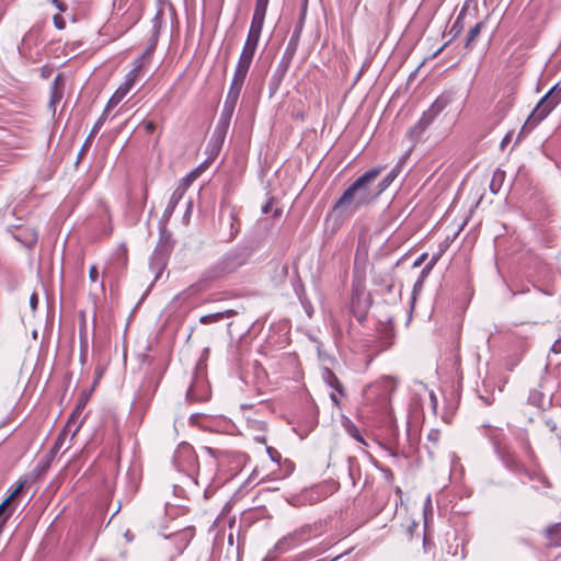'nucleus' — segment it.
I'll return each mask as SVG.
<instances>
[{
	"instance_id": "1",
	"label": "nucleus",
	"mask_w": 561,
	"mask_h": 561,
	"mask_svg": "<svg viewBox=\"0 0 561 561\" xmlns=\"http://www.w3.org/2000/svg\"><path fill=\"white\" fill-rule=\"evenodd\" d=\"M382 167L373 168L352 183L334 203L333 210L339 214H353L378 198L374 182L379 176Z\"/></svg>"
},
{
	"instance_id": "2",
	"label": "nucleus",
	"mask_w": 561,
	"mask_h": 561,
	"mask_svg": "<svg viewBox=\"0 0 561 561\" xmlns=\"http://www.w3.org/2000/svg\"><path fill=\"white\" fill-rule=\"evenodd\" d=\"M260 37L261 35L249 31L242 51L234 68L232 80L224 103L221 119L228 122L234 112L249 69L252 65Z\"/></svg>"
},
{
	"instance_id": "3",
	"label": "nucleus",
	"mask_w": 561,
	"mask_h": 561,
	"mask_svg": "<svg viewBox=\"0 0 561 561\" xmlns=\"http://www.w3.org/2000/svg\"><path fill=\"white\" fill-rule=\"evenodd\" d=\"M240 265H242V261L238 254H227L218 263L205 271L201 279L190 290L202 291L206 289L209 283L234 272Z\"/></svg>"
},
{
	"instance_id": "4",
	"label": "nucleus",
	"mask_w": 561,
	"mask_h": 561,
	"mask_svg": "<svg viewBox=\"0 0 561 561\" xmlns=\"http://www.w3.org/2000/svg\"><path fill=\"white\" fill-rule=\"evenodd\" d=\"M558 87H559V84L553 85L540 99V101L537 103L536 107L533 110V112L528 116L520 133H523L526 129L530 130L535 126H537L561 102V89H558Z\"/></svg>"
},
{
	"instance_id": "5",
	"label": "nucleus",
	"mask_w": 561,
	"mask_h": 561,
	"mask_svg": "<svg viewBox=\"0 0 561 561\" xmlns=\"http://www.w3.org/2000/svg\"><path fill=\"white\" fill-rule=\"evenodd\" d=\"M173 463L180 472L192 478L199 469L197 455L194 448L187 443H182L178 446L173 455Z\"/></svg>"
},
{
	"instance_id": "6",
	"label": "nucleus",
	"mask_w": 561,
	"mask_h": 561,
	"mask_svg": "<svg viewBox=\"0 0 561 561\" xmlns=\"http://www.w3.org/2000/svg\"><path fill=\"white\" fill-rule=\"evenodd\" d=\"M193 537L194 529L191 527L183 528L180 531L173 533L165 537L163 549L171 552L169 561H172L175 557L183 553Z\"/></svg>"
},
{
	"instance_id": "7",
	"label": "nucleus",
	"mask_w": 561,
	"mask_h": 561,
	"mask_svg": "<svg viewBox=\"0 0 561 561\" xmlns=\"http://www.w3.org/2000/svg\"><path fill=\"white\" fill-rule=\"evenodd\" d=\"M160 380H161L160 374H158L156 371L147 374L138 389V392L136 396L137 402L142 405H148L150 403V401L152 400V398L154 397V393L159 387Z\"/></svg>"
},
{
	"instance_id": "8",
	"label": "nucleus",
	"mask_w": 561,
	"mask_h": 561,
	"mask_svg": "<svg viewBox=\"0 0 561 561\" xmlns=\"http://www.w3.org/2000/svg\"><path fill=\"white\" fill-rule=\"evenodd\" d=\"M448 103V98L444 95L438 96L432 103L430 108L423 113L422 117L415 124L414 128L419 129V131H424L435 121V118L446 108Z\"/></svg>"
},
{
	"instance_id": "9",
	"label": "nucleus",
	"mask_w": 561,
	"mask_h": 561,
	"mask_svg": "<svg viewBox=\"0 0 561 561\" xmlns=\"http://www.w3.org/2000/svg\"><path fill=\"white\" fill-rule=\"evenodd\" d=\"M312 530V526L305 525L294 531L293 534H289L288 536L283 537L275 545V551L279 553H284L288 549H290L294 543H296L298 540H302L307 535H309Z\"/></svg>"
},
{
	"instance_id": "10",
	"label": "nucleus",
	"mask_w": 561,
	"mask_h": 561,
	"mask_svg": "<svg viewBox=\"0 0 561 561\" xmlns=\"http://www.w3.org/2000/svg\"><path fill=\"white\" fill-rule=\"evenodd\" d=\"M396 383L391 377H383L379 381L369 385L366 389V394L369 398L370 394L377 392L380 393L382 399H387L390 393L394 390Z\"/></svg>"
},
{
	"instance_id": "11",
	"label": "nucleus",
	"mask_w": 561,
	"mask_h": 561,
	"mask_svg": "<svg viewBox=\"0 0 561 561\" xmlns=\"http://www.w3.org/2000/svg\"><path fill=\"white\" fill-rule=\"evenodd\" d=\"M71 434H72V428H70V424H66L65 427L61 430V432L58 434L48 455L46 456V461H45L43 468H46L50 465L51 460L56 457L57 453L62 448L66 439L68 438L69 435L71 436Z\"/></svg>"
},
{
	"instance_id": "12",
	"label": "nucleus",
	"mask_w": 561,
	"mask_h": 561,
	"mask_svg": "<svg viewBox=\"0 0 561 561\" xmlns=\"http://www.w3.org/2000/svg\"><path fill=\"white\" fill-rule=\"evenodd\" d=\"M515 439L518 443V445L522 448V450L524 451V454L531 461H535L537 459V457H536V454H535V451L533 449V446H531V443H530V438H529V434H528L527 430L519 428L515 433Z\"/></svg>"
},
{
	"instance_id": "13",
	"label": "nucleus",
	"mask_w": 561,
	"mask_h": 561,
	"mask_svg": "<svg viewBox=\"0 0 561 561\" xmlns=\"http://www.w3.org/2000/svg\"><path fill=\"white\" fill-rule=\"evenodd\" d=\"M185 192H186V187L185 186H178L173 191V193H172V195H171V197L169 199V203H168V205H167V207H165V209L163 211V215H162V218H163L164 221H168L171 218V216L173 215V213H174L179 202L183 198Z\"/></svg>"
},
{
	"instance_id": "14",
	"label": "nucleus",
	"mask_w": 561,
	"mask_h": 561,
	"mask_svg": "<svg viewBox=\"0 0 561 561\" xmlns=\"http://www.w3.org/2000/svg\"><path fill=\"white\" fill-rule=\"evenodd\" d=\"M322 378L330 388L334 389L341 397H345V389L332 370L325 368L322 373Z\"/></svg>"
},
{
	"instance_id": "15",
	"label": "nucleus",
	"mask_w": 561,
	"mask_h": 561,
	"mask_svg": "<svg viewBox=\"0 0 561 561\" xmlns=\"http://www.w3.org/2000/svg\"><path fill=\"white\" fill-rule=\"evenodd\" d=\"M296 48H297V43L294 42V39L291 38L286 47L283 58L278 65L277 71H279L282 75H284L287 71V69L290 65V61L296 53Z\"/></svg>"
},
{
	"instance_id": "16",
	"label": "nucleus",
	"mask_w": 561,
	"mask_h": 561,
	"mask_svg": "<svg viewBox=\"0 0 561 561\" xmlns=\"http://www.w3.org/2000/svg\"><path fill=\"white\" fill-rule=\"evenodd\" d=\"M561 524H554L549 526L545 530V535L547 538V545L550 547H560L561 546Z\"/></svg>"
},
{
	"instance_id": "17",
	"label": "nucleus",
	"mask_w": 561,
	"mask_h": 561,
	"mask_svg": "<svg viewBox=\"0 0 561 561\" xmlns=\"http://www.w3.org/2000/svg\"><path fill=\"white\" fill-rule=\"evenodd\" d=\"M398 174V169L394 168L381 181H379L377 185L374 186V190L378 197L390 186V184L394 181Z\"/></svg>"
},
{
	"instance_id": "18",
	"label": "nucleus",
	"mask_w": 561,
	"mask_h": 561,
	"mask_svg": "<svg viewBox=\"0 0 561 561\" xmlns=\"http://www.w3.org/2000/svg\"><path fill=\"white\" fill-rule=\"evenodd\" d=\"M484 27V22H478L474 26H472L466 37L465 48L470 51L473 48V44L481 33L482 28Z\"/></svg>"
},
{
	"instance_id": "19",
	"label": "nucleus",
	"mask_w": 561,
	"mask_h": 561,
	"mask_svg": "<svg viewBox=\"0 0 561 561\" xmlns=\"http://www.w3.org/2000/svg\"><path fill=\"white\" fill-rule=\"evenodd\" d=\"M528 403L534 407L545 409L546 403H547L545 393L539 389L530 390V392L528 394Z\"/></svg>"
},
{
	"instance_id": "20",
	"label": "nucleus",
	"mask_w": 561,
	"mask_h": 561,
	"mask_svg": "<svg viewBox=\"0 0 561 561\" xmlns=\"http://www.w3.org/2000/svg\"><path fill=\"white\" fill-rule=\"evenodd\" d=\"M81 413L82 410L76 407L67 422V424H70V428H72L71 439L76 436L82 425L83 420L81 419Z\"/></svg>"
},
{
	"instance_id": "21",
	"label": "nucleus",
	"mask_w": 561,
	"mask_h": 561,
	"mask_svg": "<svg viewBox=\"0 0 561 561\" xmlns=\"http://www.w3.org/2000/svg\"><path fill=\"white\" fill-rule=\"evenodd\" d=\"M22 488H23V482H21L14 489V491L0 504V520H2L7 514H10V516L12 515V511H8V507L10 505V503L12 502V500L21 492Z\"/></svg>"
},
{
	"instance_id": "22",
	"label": "nucleus",
	"mask_w": 561,
	"mask_h": 561,
	"mask_svg": "<svg viewBox=\"0 0 561 561\" xmlns=\"http://www.w3.org/2000/svg\"><path fill=\"white\" fill-rule=\"evenodd\" d=\"M58 79L59 76L55 78L51 87H50V93H49V107L55 111V106L57 103L60 102L62 99V91L58 87Z\"/></svg>"
},
{
	"instance_id": "23",
	"label": "nucleus",
	"mask_w": 561,
	"mask_h": 561,
	"mask_svg": "<svg viewBox=\"0 0 561 561\" xmlns=\"http://www.w3.org/2000/svg\"><path fill=\"white\" fill-rule=\"evenodd\" d=\"M151 48H146L140 57L134 61L133 69L142 72V70L151 62Z\"/></svg>"
},
{
	"instance_id": "24",
	"label": "nucleus",
	"mask_w": 561,
	"mask_h": 561,
	"mask_svg": "<svg viewBox=\"0 0 561 561\" xmlns=\"http://www.w3.org/2000/svg\"><path fill=\"white\" fill-rule=\"evenodd\" d=\"M167 5H169V4L161 2L159 4L156 15L152 19V26H153L154 33L159 34V32H160V28H161V25L163 22L164 8Z\"/></svg>"
},
{
	"instance_id": "25",
	"label": "nucleus",
	"mask_w": 561,
	"mask_h": 561,
	"mask_svg": "<svg viewBox=\"0 0 561 561\" xmlns=\"http://www.w3.org/2000/svg\"><path fill=\"white\" fill-rule=\"evenodd\" d=\"M229 219H230V236H229V240H232L240 232V220L238 218V215L233 210L230 211Z\"/></svg>"
},
{
	"instance_id": "26",
	"label": "nucleus",
	"mask_w": 561,
	"mask_h": 561,
	"mask_svg": "<svg viewBox=\"0 0 561 561\" xmlns=\"http://www.w3.org/2000/svg\"><path fill=\"white\" fill-rule=\"evenodd\" d=\"M345 430H346L347 434L351 437H353L356 442H358V443H360L363 445H367L366 440L362 436L358 427L354 423L348 422L347 424H345Z\"/></svg>"
},
{
	"instance_id": "27",
	"label": "nucleus",
	"mask_w": 561,
	"mask_h": 561,
	"mask_svg": "<svg viewBox=\"0 0 561 561\" xmlns=\"http://www.w3.org/2000/svg\"><path fill=\"white\" fill-rule=\"evenodd\" d=\"M264 20L265 18L253 14L249 31L261 35L264 25Z\"/></svg>"
},
{
	"instance_id": "28",
	"label": "nucleus",
	"mask_w": 561,
	"mask_h": 561,
	"mask_svg": "<svg viewBox=\"0 0 561 561\" xmlns=\"http://www.w3.org/2000/svg\"><path fill=\"white\" fill-rule=\"evenodd\" d=\"M503 178H504L503 171L496 170L494 172L493 179L490 184V190L492 193L496 194L499 192Z\"/></svg>"
},
{
	"instance_id": "29",
	"label": "nucleus",
	"mask_w": 561,
	"mask_h": 561,
	"mask_svg": "<svg viewBox=\"0 0 561 561\" xmlns=\"http://www.w3.org/2000/svg\"><path fill=\"white\" fill-rule=\"evenodd\" d=\"M270 0H256L253 14L265 18Z\"/></svg>"
},
{
	"instance_id": "30",
	"label": "nucleus",
	"mask_w": 561,
	"mask_h": 561,
	"mask_svg": "<svg viewBox=\"0 0 561 561\" xmlns=\"http://www.w3.org/2000/svg\"><path fill=\"white\" fill-rule=\"evenodd\" d=\"M462 12L457 16L454 24L451 25L450 33L453 34V39L458 37L460 33L462 32L463 25H462Z\"/></svg>"
},
{
	"instance_id": "31",
	"label": "nucleus",
	"mask_w": 561,
	"mask_h": 561,
	"mask_svg": "<svg viewBox=\"0 0 561 561\" xmlns=\"http://www.w3.org/2000/svg\"><path fill=\"white\" fill-rule=\"evenodd\" d=\"M141 76L140 72L131 69L126 76L123 83L127 84L130 89L135 85L137 79Z\"/></svg>"
},
{
	"instance_id": "32",
	"label": "nucleus",
	"mask_w": 561,
	"mask_h": 561,
	"mask_svg": "<svg viewBox=\"0 0 561 561\" xmlns=\"http://www.w3.org/2000/svg\"><path fill=\"white\" fill-rule=\"evenodd\" d=\"M108 114L105 113L103 111V113L101 114V116L98 118V121L95 122L94 126L92 127V130L90 133V137L94 136L95 134L99 133V130L101 129V127L104 125L106 118H107Z\"/></svg>"
},
{
	"instance_id": "33",
	"label": "nucleus",
	"mask_w": 561,
	"mask_h": 561,
	"mask_svg": "<svg viewBox=\"0 0 561 561\" xmlns=\"http://www.w3.org/2000/svg\"><path fill=\"white\" fill-rule=\"evenodd\" d=\"M219 321L220 317L218 316V312L205 314L199 318V322L203 324H210Z\"/></svg>"
},
{
	"instance_id": "34",
	"label": "nucleus",
	"mask_w": 561,
	"mask_h": 561,
	"mask_svg": "<svg viewBox=\"0 0 561 561\" xmlns=\"http://www.w3.org/2000/svg\"><path fill=\"white\" fill-rule=\"evenodd\" d=\"M427 440L431 442L434 446L438 444L440 439V431L438 428H431L427 433Z\"/></svg>"
},
{
	"instance_id": "35",
	"label": "nucleus",
	"mask_w": 561,
	"mask_h": 561,
	"mask_svg": "<svg viewBox=\"0 0 561 561\" xmlns=\"http://www.w3.org/2000/svg\"><path fill=\"white\" fill-rule=\"evenodd\" d=\"M131 89L129 87H127V84L125 83H122L117 89L116 91L113 93V95H115L116 98H118L119 100H123L130 91Z\"/></svg>"
},
{
	"instance_id": "36",
	"label": "nucleus",
	"mask_w": 561,
	"mask_h": 561,
	"mask_svg": "<svg viewBox=\"0 0 561 561\" xmlns=\"http://www.w3.org/2000/svg\"><path fill=\"white\" fill-rule=\"evenodd\" d=\"M443 253H444V250H438L436 253H434L432 255L430 262L426 264V272H431L432 271V268L435 266V264L442 257Z\"/></svg>"
},
{
	"instance_id": "37",
	"label": "nucleus",
	"mask_w": 561,
	"mask_h": 561,
	"mask_svg": "<svg viewBox=\"0 0 561 561\" xmlns=\"http://www.w3.org/2000/svg\"><path fill=\"white\" fill-rule=\"evenodd\" d=\"M122 100H119L118 98H116L115 95H112L108 100V102L106 103L105 107H104V112L105 113H110V111L112 108H114Z\"/></svg>"
},
{
	"instance_id": "38",
	"label": "nucleus",
	"mask_w": 561,
	"mask_h": 561,
	"mask_svg": "<svg viewBox=\"0 0 561 561\" xmlns=\"http://www.w3.org/2000/svg\"><path fill=\"white\" fill-rule=\"evenodd\" d=\"M199 169L201 168H197L196 170L192 171L187 176H185L183 179V185L182 186H185L187 188V185L197 178L198 173H199Z\"/></svg>"
},
{
	"instance_id": "39",
	"label": "nucleus",
	"mask_w": 561,
	"mask_h": 561,
	"mask_svg": "<svg viewBox=\"0 0 561 561\" xmlns=\"http://www.w3.org/2000/svg\"><path fill=\"white\" fill-rule=\"evenodd\" d=\"M53 21H54V25L56 26V28L64 30L66 27V22L61 15H59V14L54 15Z\"/></svg>"
},
{
	"instance_id": "40",
	"label": "nucleus",
	"mask_w": 561,
	"mask_h": 561,
	"mask_svg": "<svg viewBox=\"0 0 561 561\" xmlns=\"http://www.w3.org/2000/svg\"><path fill=\"white\" fill-rule=\"evenodd\" d=\"M38 31H39V30H38V28H36V27L31 28V30L25 34V36L23 37L22 43L24 44V43H27V42L32 41L33 38H35V37L37 36Z\"/></svg>"
},
{
	"instance_id": "41",
	"label": "nucleus",
	"mask_w": 561,
	"mask_h": 561,
	"mask_svg": "<svg viewBox=\"0 0 561 561\" xmlns=\"http://www.w3.org/2000/svg\"><path fill=\"white\" fill-rule=\"evenodd\" d=\"M267 454L273 461L279 462L280 454L276 449L273 447H267Z\"/></svg>"
},
{
	"instance_id": "42",
	"label": "nucleus",
	"mask_w": 561,
	"mask_h": 561,
	"mask_svg": "<svg viewBox=\"0 0 561 561\" xmlns=\"http://www.w3.org/2000/svg\"><path fill=\"white\" fill-rule=\"evenodd\" d=\"M236 314H237V311L232 310V309H228V310L218 312V316L220 317V321L222 319H228V318L234 317Z\"/></svg>"
},
{
	"instance_id": "43",
	"label": "nucleus",
	"mask_w": 561,
	"mask_h": 561,
	"mask_svg": "<svg viewBox=\"0 0 561 561\" xmlns=\"http://www.w3.org/2000/svg\"><path fill=\"white\" fill-rule=\"evenodd\" d=\"M89 278L91 282L95 283L99 278V272L95 265H92L89 271Z\"/></svg>"
},
{
	"instance_id": "44",
	"label": "nucleus",
	"mask_w": 561,
	"mask_h": 561,
	"mask_svg": "<svg viewBox=\"0 0 561 561\" xmlns=\"http://www.w3.org/2000/svg\"><path fill=\"white\" fill-rule=\"evenodd\" d=\"M37 304H38V297H37V294L36 293H33L30 297V306L32 308L33 311L36 310L37 308Z\"/></svg>"
},
{
	"instance_id": "45",
	"label": "nucleus",
	"mask_w": 561,
	"mask_h": 561,
	"mask_svg": "<svg viewBox=\"0 0 561 561\" xmlns=\"http://www.w3.org/2000/svg\"><path fill=\"white\" fill-rule=\"evenodd\" d=\"M551 351L557 354L561 353V336L554 341Z\"/></svg>"
},
{
	"instance_id": "46",
	"label": "nucleus",
	"mask_w": 561,
	"mask_h": 561,
	"mask_svg": "<svg viewBox=\"0 0 561 561\" xmlns=\"http://www.w3.org/2000/svg\"><path fill=\"white\" fill-rule=\"evenodd\" d=\"M538 480H539V482H540V483H542L546 488H548V489L552 488L551 482L549 481V479H548L546 476L539 474V476H538Z\"/></svg>"
},
{
	"instance_id": "47",
	"label": "nucleus",
	"mask_w": 561,
	"mask_h": 561,
	"mask_svg": "<svg viewBox=\"0 0 561 561\" xmlns=\"http://www.w3.org/2000/svg\"><path fill=\"white\" fill-rule=\"evenodd\" d=\"M490 439L492 440V444H493L495 450L500 454L501 453L500 439L495 435H490Z\"/></svg>"
},
{
	"instance_id": "48",
	"label": "nucleus",
	"mask_w": 561,
	"mask_h": 561,
	"mask_svg": "<svg viewBox=\"0 0 561 561\" xmlns=\"http://www.w3.org/2000/svg\"><path fill=\"white\" fill-rule=\"evenodd\" d=\"M157 41H158V33H153L151 42H150L149 46L147 47V48H151V56L153 55V50L156 48Z\"/></svg>"
},
{
	"instance_id": "49",
	"label": "nucleus",
	"mask_w": 561,
	"mask_h": 561,
	"mask_svg": "<svg viewBox=\"0 0 561 561\" xmlns=\"http://www.w3.org/2000/svg\"><path fill=\"white\" fill-rule=\"evenodd\" d=\"M156 129V124L151 121L145 123V130L150 134Z\"/></svg>"
},
{
	"instance_id": "50",
	"label": "nucleus",
	"mask_w": 561,
	"mask_h": 561,
	"mask_svg": "<svg viewBox=\"0 0 561 561\" xmlns=\"http://www.w3.org/2000/svg\"><path fill=\"white\" fill-rule=\"evenodd\" d=\"M546 426L550 430V432H553V433L557 432V430H558L557 423L552 420H547Z\"/></svg>"
},
{
	"instance_id": "51",
	"label": "nucleus",
	"mask_w": 561,
	"mask_h": 561,
	"mask_svg": "<svg viewBox=\"0 0 561 561\" xmlns=\"http://www.w3.org/2000/svg\"><path fill=\"white\" fill-rule=\"evenodd\" d=\"M273 206V198L268 199L263 206H262V213L267 214Z\"/></svg>"
},
{
	"instance_id": "52",
	"label": "nucleus",
	"mask_w": 561,
	"mask_h": 561,
	"mask_svg": "<svg viewBox=\"0 0 561 561\" xmlns=\"http://www.w3.org/2000/svg\"><path fill=\"white\" fill-rule=\"evenodd\" d=\"M382 472L385 474V478L388 481H392L393 480V473H392V471L390 469H383Z\"/></svg>"
},
{
	"instance_id": "53",
	"label": "nucleus",
	"mask_w": 561,
	"mask_h": 561,
	"mask_svg": "<svg viewBox=\"0 0 561 561\" xmlns=\"http://www.w3.org/2000/svg\"><path fill=\"white\" fill-rule=\"evenodd\" d=\"M59 11H65L66 7L61 0H51Z\"/></svg>"
},
{
	"instance_id": "54",
	"label": "nucleus",
	"mask_w": 561,
	"mask_h": 561,
	"mask_svg": "<svg viewBox=\"0 0 561 561\" xmlns=\"http://www.w3.org/2000/svg\"><path fill=\"white\" fill-rule=\"evenodd\" d=\"M87 404V399L85 398H81L78 403H77V408L78 409H81L83 411L84 407Z\"/></svg>"
},
{
	"instance_id": "55",
	"label": "nucleus",
	"mask_w": 561,
	"mask_h": 561,
	"mask_svg": "<svg viewBox=\"0 0 561 561\" xmlns=\"http://www.w3.org/2000/svg\"><path fill=\"white\" fill-rule=\"evenodd\" d=\"M427 254L426 253H423L415 262H414V266H419L420 264H422L424 262V260L426 259Z\"/></svg>"
},
{
	"instance_id": "56",
	"label": "nucleus",
	"mask_w": 561,
	"mask_h": 561,
	"mask_svg": "<svg viewBox=\"0 0 561 561\" xmlns=\"http://www.w3.org/2000/svg\"><path fill=\"white\" fill-rule=\"evenodd\" d=\"M450 43L449 42H446L440 48H438L434 54H433V58L437 57L444 49L445 47Z\"/></svg>"
},
{
	"instance_id": "57",
	"label": "nucleus",
	"mask_w": 561,
	"mask_h": 561,
	"mask_svg": "<svg viewBox=\"0 0 561 561\" xmlns=\"http://www.w3.org/2000/svg\"><path fill=\"white\" fill-rule=\"evenodd\" d=\"M330 398H331V400L333 401V403H334L336 407H340V401H339V399H337V397H336V394H335V393H331V394H330Z\"/></svg>"
},
{
	"instance_id": "58",
	"label": "nucleus",
	"mask_w": 561,
	"mask_h": 561,
	"mask_svg": "<svg viewBox=\"0 0 561 561\" xmlns=\"http://www.w3.org/2000/svg\"><path fill=\"white\" fill-rule=\"evenodd\" d=\"M430 274V272H426V266L422 270L420 278L424 280V278Z\"/></svg>"
},
{
	"instance_id": "59",
	"label": "nucleus",
	"mask_w": 561,
	"mask_h": 561,
	"mask_svg": "<svg viewBox=\"0 0 561 561\" xmlns=\"http://www.w3.org/2000/svg\"><path fill=\"white\" fill-rule=\"evenodd\" d=\"M510 141V135H506L501 142V146L504 147Z\"/></svg>"
},
{
	"instance_id": "60",
	"label": "nucleus",
	"mask_w": 561,
	"mask_h": 561,
	"mask_svg": "<svg viewBox=\"0 0 561 561\" xmlns=\"http://www.w3.org/2000/svg\"><path fill=\"white\" fill-rule=\"evenodd\" d=\"M422 284H423V279L419 278L414 285V290H416L417 287H422Z\"/></svg>"
},
{
	"instance_id": "61",
	"label": "nucleus",
	"mask_w": 561,
	"mask_h": 561,
	"mask_svg": "<svg viewBox=\"0 0 561 561\" xmlns=\"http://www.w3.org/2000/svg\"><path fill=\"white\" fill-rule=\"evenodd\" d=\"M220 142H221V140L218 138V139L216 140V144H215L216 152H218V151L220 150Z\"/></svg>"
},
{
	"instance_id": "62",
	"label": "nucleus",
	"mask_w": 561,
	"mask_h": 561,
	"mask_svg": "<svg viewBox=\"0 0 561 561\" xmlns=\"http://www.w3.org/2000/svg\"><path fill=\"white\" fill-rule=\"evenodd\" d=\"M358 297V293L357 291H354L353 294V298H352V307H354V304H355V298Z\"/></svg>"
},
{
	"instance_id": "63",
	"label": "nucleus",
	"mask_w": 561,
	"mask_h": 561,
	"mask_svg": "<svg viewBox=\"0 0 561 561\" xmlns=\"http://www.w3.org/2000/svg\"><path fill=\"white\" fill-rule=\"evenodd\" d=\"M448 248V244L445 242V243H440L439 244V249L438 250H446Z\"/></svg>"
},
{
	"instance_id": "64",
	"label": "nucleus",
	"mask_w": 561,
	"mask_h": 561,
	"mask_svg": "<svg viewBox=\"0 0 561 561\" xmlns=\"http://www.w3.org/2000/svg\"><path fill=\"white\" fill-rule=\"evenodd\" d=\"M279 216H280V210L279 209H275L274 217L277 218Z\"/></svg>"
}]
</instances>
